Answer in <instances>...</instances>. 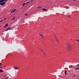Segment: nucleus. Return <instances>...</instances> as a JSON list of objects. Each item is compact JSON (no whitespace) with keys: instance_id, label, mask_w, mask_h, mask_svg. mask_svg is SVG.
<instances>
[{"instance_id":"1","label":"nucleus","mask_w":79,"mask_h":79,"mask_svg":"<svg viewBox=\"0 0 79 79\" xmlns=\"http://www.w3.org/2000/svg\"><path fill=\"white\" fill-rule=\"evenodd\" d=\"M8 0H1L0 1V5L3 6Z\"/></svg>"},{"instance_id":"2","label":"nucleus","mask_w":79,"mask_h":79,"mask_svg":"<svg viewBox=\"0 0 79 79\" xmlns=\"http://www.w3.org/2000/svg\"><path fill=\"white\" fill-rule=\"evenodd\" d=\"M68 48L69 50H71V45L70 44H68Z\"/></svg>"},{"instance_id":"3","label":"nucleus","mask_w":79,"mask_h":79,"mask_svg":"<svg viewBox=\"0 0 79 79\" xmlns=\"http://www.w3.org/2000/svg\"><path fill=\"white\" fill-rule=\"evenodd\" d=\"M43 11H48V10H47L46 9H42Z\"/></svg>"},{"instance_id":"4","label":"nucleus","mask_w":79,"mask_h":79,"mask_svg":"<svg viewBox=\"0 0 79 79\" xmlns=\"http://www.w3.org/2000/svg\"><path fill=\"white\" fill-rule=\"evenodd\" d=\"M13 68H14V69H15L16 70V69H19V68H18L17 67H13Z\"/></svg>"},{"instance_id":"5","label":"nucleus","mask_w":79,"mask_h":79,"mask_svg":"<svg viewBox=\"0 0 79 79\" xmlns=\"http://www.w3.org/2000/svg\"><path fill=\"white\" fill-rule=\"evenodd\" d=\"M8 26V23L6 24L4 27L5 28V27H7Z\"/></svg>"},{"instance_id":"6","label":"nucleus","mask_w":79,"mask_h":79,"mask_svg":"<svg viewBox=\"0 0 79 79\" xmlns=\"http://www.w3.org/2000/svg\"><path fill=\"white\" fill-rule=\"evenodd\" d=\"M16 9H14V10H12L11 11V13H14V12H15V11H16Z\"/></svg>"},{"instance_id":"7","label":"nucleus","mask_w":79,"mask_h":79,"mask_svg":"<svg viewBox=\"0 0 79 79\" xmlns=\"http://www.w3.org/2000/svg\"><path fill=\"white\" fill-rule=\"evenodd\" d=\"M69 68H73V65H70L69 66Z\"/></svg>"},{"instance_id":"8","label":"nucleus","mask_w":79,"mask_h":79,"mask_svg":"<svg viewBox=\"0 0 79 79\" xmlns=\"http://www.w3.org/2000/svg\"><path fill=\"white\" fill-rule=\"evenodd\" d=\"M3 71L2 70L0 69V73H2Z\"/></svg>"},{"instance_id":"9","label":"nucleus","mask_w":79,"mask_h":79,"mask_svg":"<svg viewBox=\"0 0 79 79\" xmlns=\"http://www.w3.org/2000/svg\"><path fill=\"white\" fill-rule=\"evenodd\" d=\"M67 73V71H65L64 72V73L65 75H66V73Z\"/></svg>"},{"instance_id":"10","label":"nucleus","mask_w":79,"mask_h":79,"mask_svg":"<svg viewBox=\"0 0 79 79\" xmlns=\"http://www.w3.org/2000/svg\"><path fill=\"white\" fill-rule=\"evenodd\" d=\"M40 35H41V36L42 37V38H43V35L42 34H40Z\"/></svg>"},{"instance_id":"11","label":"nucleus","mask_w":79,"mask_h":79,"mask_svg":"<svg viewBox=\"0 0 79 79\" xmlns=\"http://www.w3.org/2000/svg\"><path fill=\"white\" fill-rule=\"evenodd\" d=\"M5 21V20H1L0 22H2V21Z\"/></svg>"},{"instance_id":"12","label":"nucleus","mask_w":79,"mask_h":79,"mask_svg":"<svg viewBox=\"0 0 79 79\" xmlns=\"http://www.w3.org/2000/svg\"><path fill=\"white\" fill-rule=\"evenodd\" d=\"M8 30H9V29L8 28H7L5 30V31H8Z\"/></svg>"},{"instance_id":"13","label":"nucleus","mask_w":79,"mask_h":79,"mask_svg":"<svg viewBox=\"0 0 79 79\" xmlns=\"http://www.w3.org/2000/svg\"><path fill=\"white\" fill-rule=\"evenodd\" d=\"M75 69H78V70H79V68H77Z\"/></svg>"},{"instance_id":"14","label":"nucleus","mask_w":79,"mask_h":79,"mask_svg":"<svg viewBox=\"0 0 79 79\" xmlns=\"http://www.w3.org/2000/svg\"><path fill=\"white\" fill-rule=\"evenodd\" d=\"M25 16H27L28 14H27H27H25Z\"/></svg>"},{"instance_id":"15","label":"nucleus","mask_w":79,"mask_h":79,"mask_svg":"<svg viewBox=\"0 0 79 79\" xmlns=\"http://www.w3.org/2000/svg\"><path fill=\"white\" fill-rule=\"evenodd\" d=\"M42 52L43 53H44V51L43 50H41Z\"/></svg>"},{"instance_id":"16","label":"nucleus","mask_w":79,"mask_h":79,"mask_svg":"<svg viewBox=\"0 0 79 79\" xmlns=\"http://www.w3.org/2000/svg\"><path fill=\"white\" fill-rule=\"evenodd\" d=\"M42 8V7H38L37 8Z\"/></svg>"},{"instance_id":"17","label":"nucleus","mask_w":79,"mask_h":79,"mask_svg":"<svg viewBox=\"0 0 79 79\" xmlns=\"http://www.w3.org/2000/svg\"><path fill=\"white\" fill-rule=\"evenodd\" d=\"M66 9H68V8H69V7H66Z\"/></svg>"},{"instance_id":"18","label":"nucleus","mask_w":79,"mask_h":79,"mask_svg":"<svg viewBox=\"0 0 79 79\" xmlns=\"http://www.w3.org/2000/svg\"><path fill=\"white\" fill-rule=\"evenodd\" d=\"M0 66H2V63H0Z\"/></svg>"},{"instance_id":"19","label":"nucleus","mask_w":79,"mask_h":79,"mask_svg":"<svg viewBox=\"0 0 79 79\" xmlns=\"http://www.w3.org/2000/svg\"><path fill=\"white\" fill-rule=\"evenodd\" d=\"M23 5H26V3H24L23 4Z\"/></svg>"},{"instance_id":"20","label":"nucleus","mask_w":79,"mask_h":79,"mask_svg":"<svg viewBox=\"0 0 79 79\" xmlns=\"http://www.w3.org/2000/svg\"><path fill=\"white\" fill-rule=\"evenodd\" d=\"M77 42H79V40H77Z\"/></svg>"},{"instance_id":"21","label":"nucleus","mask_w":79,"mask_h":79,"mask_svg":"<svg viewBox=\"0 0 79 79\" xmlns=\"http://www.w3.org/2000/svg\"><path fill=\"white\" fill-rule=\"evenodd\" d=\"M11 29V28H10V27H9L8 28V29Z\"/></svg>"},{"instance_id":"22","label":"nucleus","mask_w":79,"mask_h":79,"mask_svg":"<svg viewBox=\"0 0 79 79\" xmlns=\"http://www.w3.org/2000/svg\"><path fill=\"white\" fill-rule=\"evenodd\" d=\"M77 66H78V67H79V64H77Z\"/></svg>"},{"instance_id":"23","label":"nucleus","mask_w":79,"mask_h":79,"mask_svg":"<svg viewBox=\"0 0 79 79\" xmlns=\"http://www.w3.org/2000/svg\"><path fill=\"white\" fill-rule=\"evenodd\" d=\"M15 19V17H14V18H13V19Z\"/></svg>"},{"instance_id":"24","label":"nucleus","mask_w":79,"mask_h":79,"mask_svg":"<svg viewBox=\"0 0 79 79\" xmlns=\"http://www.w3.org/2000/svg\"><path fill=\"white\" fill-rule=\"evenodd\" d=\"M29 2H26V4H27V3H29Z\"/></svg>"},{"instance_id":"25","label":"nucleus","mask_w":79,"mask_h":79,"mask_svg":"<svg viewBox=\"0 0 79 79\" xmlns=\"http://www.w3.org/2000/svg\"><path fill=\"white\" fill-rule=\"evenodd\" d=\"M6 19H4V21H5V20H6Z\"/></svg>"},{"instance_id":"26","label":"nucleus","mask_w":79,"mask_h":79,"mask_svg":"<svg viewBox=\"0 0 79 79\" xmlns=\"http://www.w3.org/2000/svg\"><path fill=\"white\" fill-rule=\"evenodd\" d=\"M76 0H73V1H76Z\"/></svg>"},{"instance_id":"27","label":"nucleus","mask_w":79,"mask_h":79,"mask_svg":"<svg viewBox=\"0 0 79 79\" xmlns=\"http://www.w3.org/2000/svg\"><path fill=\"white\" fill-rule=\"evenodd\" d=\"M44 55L45 56V52H44Z\"/></svg>"},{"instance_id":"28","label":"nucleus","mask_w":79,"mask_h":79,"mask_svg":"<svg viewBox=\"0 0 79 79\" xmlns=\"http://www.w3.org/2000/svg\"><path fill=\"white\" fill-rule=\"evenodd\" d=\"M6 76L5 75V76H4L3 77H5Z\"/></svg>"},{"instance_id":"29","label":"nucleus","mask_w":79,"mask_h":79,"mask_svg":"<svg viewBox=\"0 0 79 79\" xmlns=\"http://www.w3.org/2000/svg\"><path fill=\"white\" fill-rule=\"evenodd\" d=\"M11 20H14V19H11Z\"/></svg>"},{"instance_id":"30","label":"nucleus","mask_w":79,"mask_h":79,"mask_svg":"<svg viewBox=\"0 0 79 79\" xmlns=\"http://www.w3.org/2000/svg\"><path fill=\"white\" fill-rule=\"evenodd\" d=\"M32 1H33V0H31V2H32Z\"/></svg>"},{"instance_id":"31","label":"nucleus","mask_w":79,"mask_h":79,"mask_svg":"<svg viewBox=\"0 0 79 79\" xmlns=\"http://www.w3.org/2000/svg\"><path fill=\"white\" fill-rule=\"evenodd\" d=\"M24 5H23H23H22V6H24Z\"/></svg>"},{"instance_id":"32","label":"nucleus","mask_w":79,"mask_h":79,"mask_svg":"<svg viewBox=\"0 0 79 79\" xmlns=\"http://www.w3.org/2000/svg\"><path fill=\"white\" fill-rule=\"evenodd\" d=\"M56 40H57V42H58V40H57V39H56Z\"/></svg>"},{"instance_id":"33","label":"nucleus","mask_w":79,"mask_h":79,"mask_svg":"<svg viewBox=\"0 0 79 79\" xmlns=\"http://www.w3.org/2000/svg\"><path fill=\"white\" fill-rule=\"evenodd\" d=\"M68 16H69V15H68Z\"/></svg>"},{"instance_id":"34","label":"nucleus","mask_w":79,"mask_h":79,"mask_svg":"<svg viewBox=\"0 0 79 79\" xmlns=\"http://www.w3.org/2000/svg\"><path fill=\"white\" fill-rule=\"evenodd\" d=\"M1 69H2V67H1Z\"/></svg>"},{"instance_id":"35","label":"nucleus","mask_w":79,"mask_h":79,"mask_svg":"<svg viewBox=\"0 0 79 79\" xmlns=\"http://www.w3.org/2000/svg\"><path fill=\"white\" fill-rule=\"evenodd\" d=\"M29 1H31V0H29Z\"/></svg>"},{"instance_id":"36","label":"nucleus","mask_w":79,"mask_h":79,"mask_svg":"<svg viewBox=\"0 0 79 79\" xmlns=\"http://www.w3.org/2000/svg\"><path fill=\"white\" fill-rule=\"evenodd\" d=\"M40 50H41L40 49Z\"/></svg>"},{"instance_id":"37","label":"nucleus","mask_w":79,"mask_h":79,"mask_svg":"<svg viewBox=\"0 0 79 79\" xmlns=\"http://www.w3.org/2000/svg\"><path fill=\"white\" fill-rule=\"evenodd\" d=\"M73 76H74V75H73Z\"/></svg>"},{"instance_id":"38","label":"nucleus","mask_w":79,"mask_h":79,"mask_svg":"<svg viewBox=\"0 0 79 79\" xmlns=\"http://www.w3.org/2000/svg\"><path fill=\"white\" fill-rule=\"evenodd\" d=\"M26 79H27V78H26Z\"/></svg>"},{"instance_id":"39","label":"nucleus","mask_w":79,"mask_h":79,"mask_svg":"<svg viewBox=\"0 0 79 79\" xmlns=\"http://www.w3.org/2000/svg\"><path fill=\"white\" fill-rule=\"evenodd\" d=\"M4 79H5V78H4Z\"/></svg>"}]
</instances>
